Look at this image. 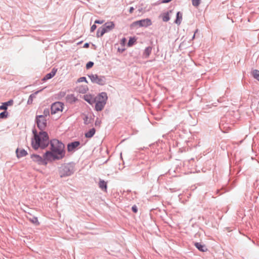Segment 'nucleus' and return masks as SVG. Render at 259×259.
Instances as JSON below:
<instances>
[{"label":"nucleus","instance_id":"obj_1","mask_svg":"<svg viewBox=\"0 0 259 259\" xmlns=\"http://www.w3.org/2000/svg\"><path fill=\"white\" fill-rule=\"evenodd\" d=\"M50 151L46 152L47 159L53 161L62 159L65 157V146L62 142L53 139L50 141Z\"/></svg>","mask_w":259,"mask_h":259},{"label":"nucleus","instance_id":"obj_2","mask_svg":"<svg viewBox=\"0 0 259 259\" xmlns=\"http://www.w3.org/2000/svg\"><path fill=\"white\" fill-rule=\"evenodd\" d=\"M34 137L31 141L32 147L35 149H38L39 148L44 149L46 148L49 144V136L45 132H40L38 134L33 131Z\"/></svg>","mask_w":259,"mask_h":259},{"label":"nucleus","instance_id":"obj_3","mask_svg":"<svg viewBox=\"0 0 259 259\" xmlns=\"http://www.w3.org/2000/svg\"><path fill=\"white\" fill-rule=\"evenodd\" d=\"M107 94L102 92L99 94L97 97L96 99L95 109L97 111H99L103 110L107 100Z\"/></svg>","mask_w":259,"mask_h":259},{"label":"nucleus","instance_id":"obj_4","mask_svg":"<svg viewBox=\"0 0 259 259\" xmlns=\"http://www.w3.org/2000/svg\"><path fill=\"white\" fill-rule=\"evenodd\" d=\"M72 173V167L69 165H63L59 168V174L61 178L69 176Z\"/></svg>","mask_w":259,"mask_h":259},{"label":"nucleus","instance_id":"obj_5","mask_svg":"<svg viewBox=\"0 0 259 259\" xmlns=\"http://www.w3.org/2000/svg\"><path fill=\"white\" fill-rule=\"evenodd\" d=\"M31 158L33 161L40 165H47L48 161H51V160L47 159L46 153L44 154L43 157L37 154H32L31 155Z\"/></svg>","mask_w":259,"mask_h":259},{"label":"nucleus","instance_id":"obj_6","mask_svg":"<svg viewBox=\"0 0 259 259\" xmlns=\"http://www.w3.org/2000/svg\"><path fill=\"white\" fill-rule=\"evenodd\" d=\"M64 109V104L60 102H57L53 103L51 106V114H60Z\"/></svg>","mask_w":259,"mask_h":259},{"label":"nucleus","instance_id":"obj_7","mask_svg":"<svg viewBox=\"0 0 259 259\" xmlns=\"http://www.w3.org/2000/svg\"><path fill=\"white\" fill-rule=\"evenodd\" d=\"M93 83H97L99 85H104L105 84V78L104 76H100L97 74H91L88 75Z\"/></svg>","mask_w":259,"mask_h":259},{"label":"nucleus","instance_id":"obj_8","mask_svg":"<svg viewBox=\"0 0 259 259\" xmlns=\"http://www.w3.org/2000/svg\"><path fill=\"white\" fill-rule=\"evenodd\" d=\"M36 121L38 127L40 130L44 129L47 126V119L44 115H37Z\"/></svg>","mask_w":259,"mask_h":259},{"label":"nucleus","instance_id":"obj_9","mask_svg":"<svg viewBox=\"0 0 259 259\" xmlns=\"http://www.w3.org/2000/svg\"><path fill=\"white\" fill-rule=\"evenodd\" d=\"M83 99L89 104H93V103H95L96 97L95 98L94 96L90 94H87L84 95Z\"/></svg>","mask_w":259,"mask_h":259},{"label":"nucleus","instance_id":"obj_10","mask_svg":"<svg viewBox=\"0 0 259 259\" xmlns=\"http://www.w3.org/2000/svg\"><path fill=\"white\" fill-rule=\"evenodd\" d=\"M57 69L53 68L50 73L47 74L45 76V77L42 79V80L46 81L49 79L52 78L53 77H54L55 76V75L56 74V73L57 72Z\"/></svg>","mask_w":259,"mask_h":259},{"label":"nucleus","instance_id":"obj_11","mask_svg":"<svg viewBox=\"0 0 259 259\" xmlns=\"http://www.w3.org/2000/svg\"><path fill=\"white\" fill-rule=\"evenodd\" d=\"M79 142L76 141L69 144L67 146V149L68 151H73L79 145Z\"/></svg>","mask_w":259,"mask_h":259},{"label":"nucleus","instance_id":"obj_12","mask_svg":"<svg viewBox=\"0 0 259 259\" xmlns=\"http://www.w3.org/2000/svg\"><path fill=\"white\" fill-rule=\"evenodd\" d=\"M114 24L113 22H108L106 23L102 27L106 30V32H108L112 29H113L114 27Z\"/></svg>","mask_w":259,"mask_h":259},{"label":"nucleus","instance_id":"obj_13","mask_svg":"<svg viewBox=\"0 0 259 259\" xmlns=\"http://www.w3.org/2000/svg\"><path fill=\"white\" fill-rule=\"evenodd\" d=\"M77 100V98L73 94L68 95L66 97V102L70 104L75 103Z\"/></svg>","mask_w":259,"mask_h":259},{"label":"nucleus","instance_id":"obj_14","mask_svg":"<svg viewBox=\"0 0 259 259\" xmlns=\"http://www.w3.org/2000/svg\"><path fill=\"white\" fill-rule=\"evenodd\" d=\"M171 11H170L169 12L163 13L161 14L160 17L162 18L164 22H167L169 20V13H171Z\"/></svg>","mask_w":259,"mask_h":259},{"label":"nucleus","instance_id":"obj_15","mask_svg":"<svg viewBox=\"0 0 259 259\" xmlns=\"http://www.w3.org/2000/svg\"><path fill=\"white\" fill-rule=\"evenodd\" d=\"M141 20L143 27H147L152 25L151 20L149 18L144 19Z\"/></svg>","mask_w":259,"mask_h":259},{"label":"nucleus","instance_id":"obj_16","mask_svg":"<svg viewBox=\"0 0 259 259\" xmlns=\"http://www.w3.org/2000/svg\"><path fill=\"white\" fill-rule=\"evenodd\" d=\"M16 154L18 157H23L27 154V152L24 149H17L16 150Z\"/></svg>","mask_w":259,"mask_h":259},{"label":"nucleus","instance_id":"obj_17","mask_svg":"<svg viewBox=\"0 0 259 259\" xmlns=\"http://www.w3.org/2000/svg\"><path fill=\"white\" fill-rule=\"evenodd\" d=\"M151 51H152L151 47H148L146 48L145 49L144 53H143V55H144V57L146 58H148L149 57V56L151 53Z\"/></svg>","mask_w":259,"mask_h":259},{"label":"nucleus","instance_id":"obj_18","mask_svg":"<svg viewBox=\"0 0 259 259\" xmlns=\"http://www.w3.org/2000/svg\"><path fill=\"white\" fill-rule=\"evenodd\" d=\"M107 32L106 31V30L104 29V28L102 27L101 28H99L97 32V37H101L103 36L105 33Z\"/></svg>","mask_w":259,"mask_h":259},{"label":"nucleus","instance_id":"obj_19","mask_svg":"<svg viewBox=\"0 0 259 259\" xmlns=\"http://www.w3.org/2000/svg\"><path fill=\"white\" fill-rule=\"evenodd\" d=\"M95 132H96V131H95V128H93L91 129L88 132L85 133V137H87L88 138H92L95 134Z\"/></svg>","mask_w":259,"mask_h":259},{"label":"nucleus","instance_id":"obj_20","mask_svg":"<svg viewBox=\"0 0 259 259\" xmlns=\"http://www.w3.org/2000/svg\"><path fill=\"white\" fill-rule=\"evenodd\" d=\"M99 186L101 189L104 190L105 191H106L107 183L106 182L103 180H100L99 183Z\"/></svg>","mask_w":259,"mask_h":259},{"label":"nucleus","instance_id":"obj_21","mask_svg":"<svg viewBox=\"0 0 259 259\" xmlns=\"http://www.w3.org/2000/svg\"><path fill=\"white\" fill-rule=\"evenodd\" d=\"M182 20V14L181 12H178L177 14V18L175 21V22H176V23H177L178 24H180Z\"/></svg>","mask_w":259,"mask_h":259},{"label":"nucleus","instance_id":"obj_22","mask_svg":"<svg viewBox=\"0 0 259 259\" xmlns=\"http://www.w3.org/2000/svg\"><path fill=\"white\" fill-rule=\"evenodd\" d=\"M88 90V87L87 85L81 86L78 87V91L79 93H84Z\"/></svg>","mask_w":259,"mask_h":259},{"label":"nucleus","instance_id":"obj_23","mask_svg":"<svg viewBox=\"0 0 259 259\" xmlns=\"http://www.w3.org/2000/svg\"><path fill=\"white\" fill-rule=\"evenodd\" d=\"M142 22H141V20H138V21H136L135 22H134L132 25H131V26L132 27H136V26H138V27H143L142 25Z\"/></svg>","mask_w":259,"mask_h":259},{"label":"nucleus","instance_id":"obj_24","mask_svg":"<svg viewBox=\"0 0 259 259\" xmlns=\"http://www.w3.org/2000/svg\"><path fill=\"white\" fill-rule=\"evenodd\" d=\"M252 74L253 76L254 77V78H255V79H256L257 80H258L259 81V71L258 70H254L252 72Z\"/></svg>","mask_w":259,"mask_h":259},{"label":"nucleus","instance_id":"obj_25","mask_svg":"<svg viewBox=\"0 0 259 259\" xmlns=\"http://www.w3.org/2000/svg\"><path fill=\"white\" fill-rule=\"evenodd\" d=\"M136 38L135 37H131L129 39L128 42V46L131 47L132 46L134 43L136 41Z\"/></svg>","mask_w":259,"mask_h":259},{"label":"nucleus","instance_id":"obj_26","mask_svg":"<svg viewBox=\"0 0 259 259\" xmlns=\"http://www.w3.org/2000/svg\"><path fill=\"white\" fill-rule=\"evenodd\" d=\"M195 246L200 251H204V250L203 249V248H204V246H203L202 245L200 244V243H195Z\"/></svg>","mask_w":259,"mask_h":259},{"label":"nucleus","instance_id":"obj_27","mask_svg":"<svg viewBox=\"0 0 259 259\" xmlns=\"http://www.w3.org/2000/svg\"><path fill=\"white\" fill-rule=\"evenodd\" d=\"M8 115V113L5 111L0 113V119L7 118Z\"/></svg>","mask_w":259,"mask_h":259},{"label":"nucleus","instance_id":"obj_28","mask_svg":"<svg viewBox=\"0 0 259 259\" xmlns=\"http://www.w3.org/2000/svg\"><path fill=\"white\" fill-rule=\"evenodd\" d=\"M50 115V110L48 108H46L44 110L43 114L41 115H44L45 117L48 116Z\"/></svg>","mask_w":259,"mask_h":259},{"label":"nucleus","instance_id":"obj_29","mask_svg":"<svg viewBox=\"0 0 259 259\" xmlns=\"http://www.w3.org/2000/svg\"><path fill=\"white\" fill-rule=\"evenodd\" d=\"M201 0H192V5L195 7H198L200 4Z\"/></svg>","mask_w":259,"mask_h":259},{"label":"nucleus","instance_id":"obj_30","mask_svg":"<svg viewBox=\"0 0 259 259\" xmlns=\"http://www.w3.org/2000/svg\"><path fill=\"white\" fill-rule=\"evenodd\" d=\"M83 81H84V82L88 83V81H87V80L86 79V78L85 77H80L77 80V82H83Z\"/></svg>","mask_w":259,"mask_h":259},{"label":"nucleus","instance_id":"obj_31","mask_svg":"<svg viewBox=\"0 0 259 259\" xmlns=\"http://www.w3.org/2000/svg\"><path fill=\"white\" fill-rule=\"evenodd\" d=\"M94 65V63L92 62H89L87 65H86V68L87 69H90L91 68V67H93V66Z\"/></svg>","mask_w":259,"mask_h":259},{"label":"nucleus","instance_id":"obj_32","mask_svg":"<svg viewBox=\"0 0 259 259\" xmlns=\"http://www.w3.org/2000/svg\"><path fill=\"white\" fill-rule=\"evenodd\" d=\"M8 108L7 104H5V103H3L2 105L0 106V110H6Z\"/></svg>","mask_w":259,"mask_h":259},{"label":"nucleus","instance_id":"obj_33","mask_svg":"<svg viewBox=\"0 0 259 259\" xmlns=\"http://www.w3.org/2000/svg\"><path fill=\"white\" fill-rule=\"evenodd\" d=\"M132 210L134 212L136 213L138 211L137 207L136 205H134L132 206Z\"/></svg>","mask_w":259,"mask_h":259},{"label":"nucleus","instance_id":"obj_34","mask_svg":"<svg viewBox=\"0 0 259 259\" xmlns=\"http://www.w3.org/2000/svg\"><path fill=\"white\" fill-rule=\"evenodd\" d=\"M125 42H126V38H123L121 40V45H122V47L124 46Z\"/></svg>","mask_w":259,"mask_h":259},{"label":"nucleus","instance_id":"obj_35","mask_svg":"<svg viewBox=\"0 0 259 259\" xmlns=\"http://www.w3.org/2000/svg\"><path fill=\"white\" fill-rule=\"evenodd\" d=\"M97 28V26L95 24H94L92 26L91 28V31L92 32H93Z\"/></svg>","mask_w":259,"mask_h":259},{"label":"nucleus","instance_id":"obj_36","mask_svg":"<svg viewBox=\"0 0 259 259\" xmlns=\"http://www.w3.org/2000/svg\"><path fill=\"white\" fill-rule=\"evenodd\" d=\"M31 221L33 223L39 224V223L38 222L37 219L36 218H34V219H33Z\"/></svg>","mask_w":259,"mask_h":259},{"label":"nucleus","instance_id":"obj_37","mask_svg":"<svg viewBox=\"0 0 259 259\" xmlns=\"http://www.w3.org/2000/svg\"><path fill=\"white\" fill-rule=\"evenodd\" d=\"M5 104H7V107L9 105H11L13 103V101L12 100H10V101H9L7 102H5Z\"/></svg>","mask_w":259,"mask_h":259},{"label":"nucleus","instance_id":"obj_38","mask_svg":"<svg viewBox=\"0 0 259 259\" xmlns=\"http://www.w3.org/2000/svg\"><path fill=\"white\" fill-rule=\"evenodd\" d=\"M104 23V21H100V20H96L95 21V24H103Z\"/></svg>","mask_w":259,"mask_h":259},{"label":"nucleus","instance_id":"obj_39","mask_svg":"<svg viewBox=\"0 0 259 259\" xmlns=\"http://www.w3.org/2000/svg\"><path fill=\"white\" fill-rule=\"evenodd\" d=\"M101 123V121L100 120H97L95 122V125H99L100 126V124Z\"/></svg>","mask_w":259,"mask_h":259},{"label":"nucleus","instance_id":"obj_40","mask_svg":"<svg viewBox=\"0 0 259 259\" xmlns=\"http://www.w3.org/2000/svg\"><path fill=\"white\" fill-rule=\"evenodd\" d=\"M172 0H162V3H167L171 1Z\"/></svg>","mask_w":259,"mask_h":259},{"label":"nucleus","instance_id":"obj_41","mask_svg":"<svg viewBox=\"0 0 259 259\" xmlns=\"http://www.w3.org/2000/svg\"><path fill=\"white\" fill-rule=\"evenodd\" d=\"M89 44L88 43H85L83 46V47L85 48H89Z\"/></svg>","mask_w":259,"mask_h":259},{"label":"nucleus","instance_id":"obj_42","mask_svg":"<svg viewBox=\"0 0 259 259\" xmlns=\"http://www.w3.org/2000/svg\"><path fill=\"white\" fill-rule=\"evenodd\" d=\"M134 10V9L133 7H131L129 11L130 13H132L133 12Z\"/></svg>","mask_w":259,"mask_h":259},{"label":"nucleus","instance_id":"obj_43","mask_svg":"<svg viewBox=\"0 0 259 259\" xmlns=\"http://www.w3.org/2000/svg\"><path fill=\"white\" fill-rule=\"evenodd\" d=\"M124 49L123 48L122 49H120L119 48L118 49V51L119 52H122L124 51Z\"/></svg>","mask_w":259,"mask_h":259},{"label":"nucleus","instance_id":"obj_44","mask_svg":"<svg viewBox=\"0 0 259 259\" xmlns=\"http://www.w3.org/2000/svg\"><path fill=\"white\" fill-rule=\"evenodd\" d=\"M38 92H39V91H37V92H36L34 93V94H32V95H30V97H32L34 96V95H36V94H37V93H38Z\"/></svg>","mask_w":259,"mask_h":259}]
</instances>
